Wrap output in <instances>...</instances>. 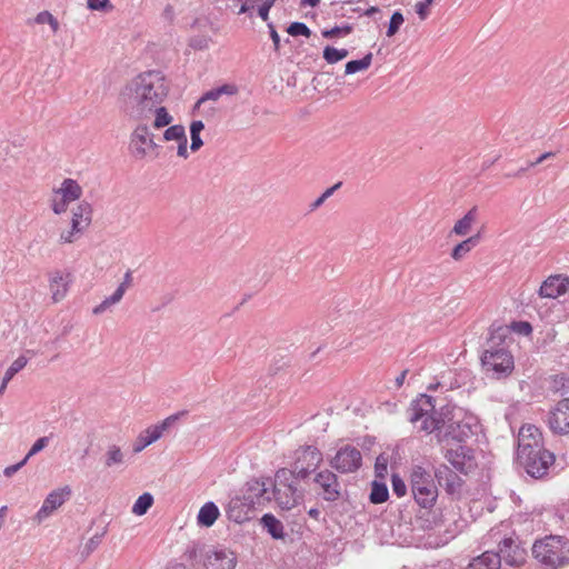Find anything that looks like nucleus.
Listing matches in <instances>:
<instances>
[{"label": "nucleus", "mask_w": 569, "mask_h": 569, "mask_svg": "<svg viewBox=\"0 0 569 569\" xmlns=\"http://www.w3.org/2000/svg\"><path fill=\"white\" fill-rule=\"evenodd\" d=\"M169 93V86L161 71L149 70L139 73L120 92L122 111L131 119H147Z\"/></svg>", "instance_id": "1"}, {"label": "nucleus", "mask_w": 569, "mask_h": 569, "mask_svg": "<svg viewBox=\"0 0 569 569\" xmlns=\"http://www.w3.org/2000/svg\"><path fill=\"white\" fill-rule=\"evenodd\" d=\"M517 461L535 479L548 477L555 465L553 452L546 449L542 433L533 425H523L519 430Z\"/></svg>", "instance_id": "2"}, {"label": "nucleus", "mask_w": 569, "mask_h": 569, "mask_svg": "<svg viewBox=\"0 0 569 569\" xmlns=\"http://www.w3.org/2000/svg\"><path fill=\"white\" fill-rule=\"evenodd\" d=\"M531 551L543 569H558L569 565V539L565 536L549 535L538 539Z\"/></svg>", "instance_id": "3"}, {"label": "nucleus", "mask_w": 569, "mask_h": 569, "mask_svg": "<svg viewBox=\"0 0 569 569\" xmlns=\"http://www.w3.org/2000/svg\"><path fill=\"white\" fill-rule=\"evenodd\" d=\"M302 479L295 476L289 468H280L270 486L271 500L274 499L282 510H290L303 499V489L298 487Z\"/></svg>", "instance_id": "4"}, {"label": "nucleus", "mask_w": 569, "mask_h": 569, "mask_svg": "<svg viewBox=\"0 0 569 569\" xmlns=\"http://www.w3.org/2000/svg\"><path fill=\"white\" fill-rule=\"evenodd\" d=\"M410 488L415 502L422 509L431 510L438 499L435 475L421 466H413L410 472Z\"/></svg>", "instance_id": "5"}, {"label": "nucleus", "mask_w": 569, "mask_h": 569, "mask_svg": "<svg viewBox=\"0 0 569 569\" xmlns=\"http://www.w3.org/2000/svg\"><path fill=\"white\" fill-rule=\"evenodd\" d=\"M407 412L410 422L421 420L420 430L427 433L436 432L445 426V419L436 415L435 398L426 393L412 400Z\"/></svg>", "instance_id": "6"}, {"label": "nucleus", "mask_w": 569, "mask_h": 569, "mask_svg": "<svg viewBox=\"0 0 569 569\" xmlns=\"http://www.w3.org/2000/svg\"><path fill=\"white\" fill-rule=\"evenodd\" d=\"M481 365L496 379L509 377L515 369L513 356L509 349L483 350Z\"/></svg>", "instance_id": "7"}, {"label": "nucleus", "mask_w": 569, "mask_h": 569, "mask_svg": "<svg viewBox=\"0 0 569 569\" xmlns=\"http://www.w3.org/2000/svg\"><path fill=\"white\" fill-rule=\"evenodd\" d=\"M322 460V453L316 446H301L295 451V460L289 471L298 478L307 480L311 473L316 472Z\"/></svg>", "instance_id": "8"}, {"label": "nucleus", "mask_w": 569, "mask_h": 569, "mask_svg": "<svg viewBox=\"0 0 569 569\" xmlns=\"http://www.w3.org/2000/svg\"><path fill=\"white\" fill-rule=\"evenodd\" d=\"M159 148L160 146L154 141V134L147 124H138L131 132L129 151L134 159L142 160L151 152H154V158H157Z\"/></svg>", "instance_id": "9"}, {"label": "nucleus", "mask_w": 569, "mask_h": 569, "mask_svg": "<svg viewBox=\"0 0 569 569\" xmlns=\"http://www.w3.org/2000/svg\"><path fill=\"white\" fill-rule=\"evenodd\" d=\"M312 482L315 492L323 501L336 503L342 498V486L333 471L323 469L316 472Z\"/></svg>", "instance_id": "10"}, {"label": "nucleus", "mask_w": 569, "mask_h": 569, "mask_svg": "<svg viewBox=\"0 0 569 569\" xmlns=\"http://www.w3.org/2000/svg\"><path fill=\"white\" fill-rule=\"evenodd\" d=\"M477 426L471 422V418L462 420H450L449 423L437 430V438L440 443L453 440L457 445H462L467 439L476 435Z\"/></svg>", "instance_id": "11"}, {"label": "nucleus", "mask_w": 569, "mask_h": 569, "mask_svg": "<svg viewBox=\"0 0 569 569\" xmlns=\"http://www.w3.org/2000/svg\"><path fill=\"white\" fill-rule=\"evenodd\" d=\"M506 565L510 567H521L527 560V550L522 542L512 536H505L499 541V550L496 551Z\"/></svg>", "instance_id": "12"}, {"label": "nucleus", "mask_w": 569, "mask_h": 569, "mask_svg": "<svg viewBox=\"0 0 569 569\" xmlns=\"http://www.w3.org/2000/svg\"><path fill=\"white\" fill-rule=\"evenodd\" d=\"M362 466V455L360 450L351 445H346L337 451L330 460V467L340 473H351L359 470Z\"/></svg>", "instance_id": "13"}, {"label": "nucleus", "mask_w": 569, "mask_h": 569, "mask_svg": "<svg viewBox=\"0 0 569 569\" xmlns=\"http://www.w3.org/2000/svg\"><path fill=\"white\" fill-rule=\"evenodd\" d=\"M188 413L187 410L179 411L174 415L167 417L159 425L151 426L143 430L137 438L133 445V452L138 453L146 447L157 441L162 433L168 430L176 421Z\"/></svg>", "instance_id": "14"}, {"label": "nucleus", "mask_w": 569, "mask_h": 569, "mask_svg": "<svg viewBox=\"0 0 569 569\" xmlns=\"http://www.w3.org/2000/svg\"><path fill=\"white\" fill-rule=\"evenodd\" d=\"M272 485L271 478L251 479L243 489L242 496L246 501H249L253 508H260L271 501L270 486Z\"/></svg>", "instance_id": "15"}, {"label": "nucleus", "mask_w": 569, "mask_h": 569, "mask_svg": "<svg viewBox=\"0 0 569 569\" xmlns=\"http://www.w3.org/2000/svg\"><path fill=\"white\" fill-rule=\"evenodd\" d=\"M445 458L459 472L468 475L477 467L475 450L465 445H457L456 448H448Z\"/></svg>", "instance_id": "16"}, {"label": "nucleus", "mask_w": 569, "mask_h": 569, "mask_svg": "<svg viewBox=\"0 0 569 569\" xmlns=\"http://www.w3.org/2000/svg\"><path fill=\"white\" fill-rule=\"evenodd\" d=\"M548 427L555 435L569 433V398L559 400L549 411L547 418Z\"/></svg>", "instance_id": "17"}, {"label": "nucleus", "mask_w": 569, "mask_h": 569, "mask_svg": "<svg viewBox=\"0 0 569 569\" xmlns=\"http://www.w3.org/2000/svg\"><path fill=\"white\" fill-rule=\"evenodd\" d=\"M71 496V489L64 488L51 491L44 499L41 508L34 516V520L41 523L46 518L51 516L60 506H62Z\"/></svg>", "instance_id": "18"}, {"label": "nucleus", "mask_w": 569, "mask_h": 569, "mask_svg": "<svg viewBox=\"0 0 569 569\" xmlns=\"http://www.w3.org/2000/svg\"><path fill=\"white\" fill-rule=\"evenodd\" d=\"M244 499L242 495L230 499L226 507V513L229 520L236 523H243L252 518L256 508Z\"/></svg>", "instance_id": "19"}, {"label": "nucleus", "mask_w": 569, "mask_h": 569, "mask_svg": "<svg viewBox=\"0 0 569 569\" xmlns=\"http://www.w3.org/2000/svg\"><path fill=\"white\" fill-rule=\"evenodd\" d=\"M569 290V278L561 274L548 277L539 289V296L542 298L556 299Z\"/></svg>", "instance_id": "20"}, {"label": "nucleus", "mask_w": 569, "mask_h": 569, "mask_svg": "<svg viewBox=\"0 0 569 569\" xmlns=\"http://www.w3.org/2000/svg\"><path fill=\"white\" fill-rule=\"evenodd\" d=\"M236 563L237 558L232 551L219 549L207 553L203 566L206 569H234Z\"/></svg>", "instance_id": "21"}, {"label": "nucleus", "mask_w": 569, "mask_h": 569, "mask_svg": "<svg viewBox=\"0 0 569 569\" xmlns=\"http://www.w3.org/2000/svg\"><path fill=\"white\" fill-rule=\"evenodd\" d=\"M435 478L437 479L439 486L443 487L446 491L450 495L457 492L461 485L462 480L457 475L456 471L451 470L447 465L441 463L435 469Z\"/></svg>", "instance_id": "22"}, {"label": "nucleus", "mask_w": 569, "mask_h": 569, "mask_svg": "<svg viewBox=\"0 0 569 569\" xmlns=\"http://www.w3.org/2000/svg\"><path fill=\"white\" fill-rule=\"evenodd\" d=\"M132 281H133L132 271L128 270L123 276L122 282L119 284V287L116 289V291L110 297H107L101 303L96 306L93 308V313L101 315L107 309H109L111 306L120 302V300L123 298L127 289L132 286Z\"/></svg>", "instance_id": "23"}, {"label": "nucleus", "mask_w": 569, "mask_h": 569, "mask_svg": "<svg viewBox=\"0 0 569 569\" xmlns=\"http://www.w3.org/2000/svg\"><path fill=\"white\" fill-rule=\"evenodd\" d=\"M510 338V328L505 325L493 322L489 328V337L485 350L508 349L507 339Z\"/></svg>", "instance_id": "24"}, {"label": "nucleus", "mask_w": 569, "mask_h": 569, "mask_svg": "<svg viewBox=\"0 0 569 569\" xmlns=\"http://www.w3.org/2000/svg\"><path fill=\"white\" fill-rule=\"evenodd\" d=\"M467 569H501V559L495 550H486L472 558Z\"/></svg>", "instance_id": "25"}, {"label": "nucleus", "mask_w": 569, "mask_h": 569, "mask_svg": "<svg viewBox=\"0 0 569 569\" xmlns=\"http://www.w3.org/2000/svg\"><path fill=\"white\" fill-rule=\"evenodd\" d=\"M92 220V207L88 201H81L72 211L71 224L73 230L87 229Z\"/></svg>", "instance_id": "26"}, {"label": "nucleus", "mask_w": 569, "mask_h": 569, "mask_svg": "<svg viewBox=\"0 0 569 569\" xmlns=\"http://www.w3.org/2000/svg\"><path fill=\"white\" fill-rule=\"evenodd\" d=\"M260 525L262 529L271 536L272 539H284L286 532L283 523L272 513H264L260 519Z\"/></svg>", "instance_id": "27"}, {"label": "nucleus", "mask_w": 569, "mask_h": 569, "mask_svg": "<svg viewBox=\"0 0 569 569\" xmlns=\"http://www.w3.org/2000/svg\"><path fill=\"white\" fill-rule=\"evenodd\" d=\"M53 192L54 194L62 196L72 202L81 198L82 188L76 180L66 178L62 181L61 187L59 189H54Z\"/></svg>", "instance_id": "28"}, {"label": "nucleus", "mask_w": 569, "mask_h": 569, "mask_svg": "<svg viewBox=\"0 0 569 569\" xmlns=\"http://www.w3.org/2000/svg\"><path fill=\"white\" fill-rule=\"evenodd\" d=\"M481 236L480 232L467 238L466 240L459 242L451 250V258L456 261H460L463 259L475 247H477L480 242Z\"/></svg>", "instance_id": "29"}, {"label": "nucleus", "mask_w": 569, "mask_h": 569, "mask_svg": "<svg viewBox=\"0 0 569 569\" xmlns=\"http://www.w3.org/2000/svg\"><path fill=\"white\" fill-rule=\"evenodd\" d=\"M220 516L219 508L216 506L214 502H206L199 510V513L197 516L198 525L202 527H211L218 517Z\"/></svg>", "instance_id": "30"}, {"label": "nucleus", "mask_w": 569, "mask_h": 569, "mask_svg": "<svg viewBox=\"0 0 569 569\" xmlns=\"http://www.w3.org/2000/svg\"><path fill=\"white\" fill-rule=\"evenodd\" d=\"M477 216V207L471 208L461 219L455 223L451 232L460 237L467 236L470 232Z\"/></svg>", "instance_id": "31"}, {"label": "nucleus", "mask_w": 569, "mask_h": 569, "mask_svg": "<svg viewBox=\"0 0 569 569\" xmlns=\"http://www.w3.org/2000/svg\"><path fill=\"white\" fill-rule=\"evenodd\" d=\"M50 290L52 292L53 302H59L66 297L68 292V282L60 272H56V274L51 278Z\"/></svg>", "instance_id": "32"}, {"label": "nucleus", "mask_w": 569, "mask_h": 569, "mask_svg": "<svg viewBox=\"0 0 569 569\" xmlns=\"http://www.w3.org/2000/svg\"><path fill=\"white\" fill-rule=\"evenodd\" d=\"M389 499V490L385 482L373 480L369 495V501L373 505H380Z\"/></svg>", "instance_id": "33"}, {"label": "nucleus", "mask_w": 569, "mask_h": 569, "mask_svg": "<svg viewBox=\"0 0 569 569\" xmlns=\"http://www.w3.org/2000/svg\"><path fill=\"white\" fill-rule=\"evenodd\" d=\"M238 92V88L234 84H223L221 87L211 89L207 91L197 102V104H201L207 100H218L222 94H236Z\"/></svg>", "instance_id": "34"}, {"label": "nucleus", "mask_w": 569, "mask_h": 569, "mask_svg": "<svg viewBox=\"0 0 569 569\" xmlns=\"http://www.w3.org/2000/svg\"><path fill=\"white\" fill-rule=\"evenodd\" d=\"M372 62V53L368 52L363 58L358 60H350L346 63L345 73L353 74L359 71L367 70Z\"/></svg>", "instance_id": "35"}, {"label": "nucleus", "mask_w": 569, "mask_h": 569, "mask_svg": "<svg viewBox=\"0 0 569 569\" xmlns=\"http://www.w3.org/2000/svg\"><path fill=\"white\" fill-rule=\"evenodd\" d=\"M154 500L153 496L149 492H144L136 500L132 507V512L137 516H143L152 507Z\"/></svg>", "instance_id": "36"}, {"label": "nucleus", "mask_w": 569, "mask_h": 569, "mask_svg": "<svg viewBox=\"0 0 569 569\" xmlns=\"http://www.w3.org/2000/svg\"><path fill=\"white\" fill-rule=\"evenodd\" d=\"M349 54V51L347 49H337L331 46H326L322 51L323 59L330 63H337L343 59H346Z\"/></svg>", "instance_id": "37"}, {"label": "nucleus", "mask_w": 569, "mask_h": 569, "mask_svg": "<svg viewBox=\"0 0 569 569\" xmlns=\"http://www.w3.org/2000/svg\"><path fill=\"white\" fill-rule=\"evenodd\" d=\"M353 29V24L345 23L342 26H335L331 29L322 30L321 36L326 39H337L350 34Z\"/></svg>", "instance_id": "38"}, {"label": "nucleus", "mask_w": 569, "mask_h": 569, "mask_svg": "<svg viewBox=\"0 0 569 569\" xmlns=\"http://www.w3.org/2000/svg\"><path fill=\"white\" fill-rule=\"evenodd\" d=\"M152 113L156 114V118L152 122V127L154 129H161L163 127L169 126L172 122V117L169 114L168 110L164 107L157 106Z\"/></svg>", "instance_id": "39"}, {"label": "nucleus", "mask_w": 569, "mask_h": 569, "mask_svg": "<svg viewBox=\"0 0 569 569\" xmlns=\"http://www.w3.org/2000/svg\"><path fill=\"white\" fill-rule=\"evenodd\" d=\"M123 461H124V455L121 451V448L116 445L109 446V448L106 452V460H104L106 467L110 468L114 465H121V463H123Z\"/></svg>", "instance_id": "40"}, {"label": "nucleus", "mask_w": 569, "mask_h": 569, "mask_svg": "<svg viewBox=\"0 0 569 569\" xmlns=\"http://www.w3.org/2000/svg\"><path fill=\"white\" fill-rule=\"evenodd\" d=\"M27 363L28 358L23 355L19 356L6 371V380L10 381L19 371H21L27 366Z\"/></svg>", "instance_id": "41"}, {"label": "nucleus", "mask_w": 569, "mask_h": 569, "mask_svg": "<svg viewBox=\"0 0 569 569\" xmlns=\"http://www.w3.org/2000/svg\"><path fill=\"white\" fill-rule=\"evenodd\" d=\"M183 137H186V130L181 124L170 126L163 132V140L166 141H179Z\"/></svg>", "instance_id": "42"}, {"label": "nucleus", "mask_w": 569, "mask_h": 569, "mask_svg": "<svg viewBox=\"0 0 569 569\" xmlns=\"http://www.w3.org/2000/svg\"><path fill=\"white\" fill-rule=\"evenodd\" d=\"M405 22V18H403V14L401 13V11L397 10L392 13L391 18H390V21H389V24H388V29H387V37H393L400 29V27L402 26V23Z\"/></svg>", "instance_id": "43"}, {"label": "nucleus", "mask_w": 569, "mask_h": 569, "mask_svg": "<svg viewBox=\"0 0 569 569\" xmlns=\"http://www.w3.org/2000/svg\"><path fill=\"white\" fill-rule=\"evenodd\" d=\"M287 32L292 37L303 36L309 38L311 36V30L303 22H292L287 28Z\"/></svg>", "instance_id": "44"}, {"label": "nucleus", "mask_w": 569, "mask_h": 569, "mask_svg": "<svg viewBox=\"0 0 569 569\" xmlns=\"http://www.w3.org/2000/svg\"><path fill=\"white\" fill-rule=\"evenodd\" d=\"M87 7L91 11L111 12L113 4L110 0H87Z\"/></svg>", "instance_id": "45"}, {"label": "nucleus", "mask_w": 569, "mask_h": 569, "mask_svg": "<svg viewBox=\"0 0 569 569\" xmlns=\"http://www.w3.org/2000/svg\"><path fill=\"white\" fill-rule=\"evenodd\" d=\"M508 327L510 328V332L513 331L521 336H530L533 330L532 325L529 321L523 320L512 321Z\"/></svg>", "instance_id": "46"}, {"label": "nucleus", "mask_w": 569, "mask_h": 569, "mask_svg": "<svg viewBox=\"0 0 569 569\" xmlns=\"http://www.w3.org/2000/svg\"><path fill=\"white\" fill-rule=\"evenodd\" d=\"M103 533H96L93 537H91L87 543L83 547V550L81 551V555L83 558L89 557L101 543Z\"/></svg>", "instance_id": "47"}, {"label": "nucleus", "mask_w": 569, "mask_h": 569, "mask_svg": "<svg viewBox=\"0 0 569 569\" xmlns=\"http://www.w3.org/2000/svg\"><path fill=\"white\" fill-rule=\"evenodd\" d=\"M391 486L393 493L401 498L407 493V486L405 481L401 479V477L397 473H393L391 477Z\"/></svg>", "instance_id": "48"}, {"label": "nucleus", "mask_w": 569, "mask_h": 569, "mask_svg": "<svg viewBox=\"0 0 569 569\" xmlns=\"http://www.w3.org/2000/svg\"><path fill=\"white\" fill-rule=\"evenodd\" d=\"M210 38L208 36L199 34L194 36L189 40V46L194 50L208 49Z\"/></svg>", "instance_id": "49"}, {"label": "nucleus", "mask_w": 569, "mask_h": 569, "mask_svg": "<svg viewBox=\"0 0 569 569\" xmlns=\"http://www.w3.org/2000/svg\"><path fill=\"white\" fill-rule=\"evenodd\" d=\"M70 202V200L62 196H60V198H53L51 201V209L56 214H61L67 211Z\"/></svg>", "instance_id": "50"}, {"label": "nucleus", "mask_w": 569, "mask_h": 569, "mask_svg": "<svg viewBox=\"0 0 569 569\" xmlns=\"http://www.w3.org/2000/svg\"><path fill=\"white\" fill-rule=\"evenodd\" d=\"M505 536L506 535H502V531H501L500 527H493L486 535L483 543L495 542V543H497V547L499 548V541Z\"/></svg>", "instance_id": "51"}, {"label": "nucleus", "mask_w": 569, "mask_h": 569, "mask_svg": "<svg viewBox=\"0 0 569 569\" xmlns=\"http://www.w3.org/2000/svg\"><path fill=\"white\" fill-rule=\"evenodd\" d=\"M276 0H262V3L258 8V16L263 20H269V11L274 6Z\"/></svg>", "instance_id": "52"}, {"label": "nucleus", "mask_w": 569, "mask_h": 569, "mask_svg": "<svg viewBox=\"0 0 569 569\" xmlns=\"http://www.w3.org/2000/svg\"><path fill=\"white\" fill-rule=\"evenodd\" d=\"M48 442H49L48 437H41V438L37 439L26 457H28V459H29L31 456L40 452L42 449H44L47 447Z\"/></svg>", "instance_id": "53"}, {"label": "nucleus", "mask_w": 569, "mask_h": 569, "mask_svg": "<svg viewBox=\"0 0 569 569\" xmlns=\"http://www.w3.org/2000/svg\"><path fill=\"white\" fill-rule=\"evenodd\" d=\"M348 3H352V0H348V1H345V2H337V1H332L330 3V6L335 7V6H338L339 4V8L335 10V17L336 18H345V17H348L350 18L351 16L349 14V9H346L345 6L348 4Z\"/></svg>", "instance_id": "54"}, {"label": "nucleus", "mask_w": 569, "mask_h": 569, "mask_svg": "<svg viewBox=\"0 0 569 569\" xmlns=\"http://www.w3.org/2000/svg\"><path fill=\"white\" fill-rule=\"evenodd\" d=\"M375 472H376V477H380V478H383L385 473H387V459L383 458L382 456H379L376 459Z\"/></svg>", "instance_id": "55"}, {"label": "nucleus", "mask_w": 569, "mask_h": 569, "mask_svg": "<svg viewBox=\"0 0 569 569\" xmlns=\"http://www.w3.org/2000/svg\"><path fill=\"white\" fill-rule=\"evenodd\" d=\"M83 230H73V226L71 224V229L68 231H63L60 234V242L61 243H72L74 241V237L78 233H81Z\"/></svg>", "instance_id": "56"}, {"label": "nucleus", "mask_w": 569, "mask_h": 569, "mask_svg": "<svg viewBox=\"0 0 569 569\" xmlns=\"http://www.w3.org/2000/svg\"><path fill=\"white\" fill-rule=\"evenodd\" d=\"M27 461H28V457H24L20 462L12 465V466H8L3 470L4 476L12 477L16 472H18L27 463Z\"/></svg>", "instance_id": "57"}, {"label": "nucleus", "mask_w": 569, "mask_h": 569, "mask_svg": "<svg viewBox=\"0 0 569 569\" xmlns=\"http://www.w3.org/2000/svg\"><path fill=\"white\" fill-rule=\"evenodd\" d=\"M415 9L420 20H426L430 14V8L427 7L422 1L417 2Z\"/></svg>", "instance_id": "58"}, {"label": "nucleus", "mask_w": 569, "mask_h": 569, "mask_svg": "<svg viewBox=\"0 0 569 569\" xmlns=\"http://www.w3.org/2000/svg\"><path fill=\"white\" fill-rule=\"evenodd\" d=\"M177 142H178L177 154L183 159H187L189 157L187 136Z\"/></svg>", "instance_id": "59"}, {"label": "nucleus", "mask_w": 569, "mask_h": 569, "mask_svg": "<svg viewBox=\"0 0 569 569\" xmlns=\"http://www.w3.org/2000/svg\"><path fill=\"white\" fill-rule=\"evenodd\" d=\"M268 28H269L270 38L272 39V42H273L274 51L278 52L280 49V37H279L272 22L268 23Z\"/></svg>", "instance_id": "60"}, {"label": "nucleus", "mask_w": 569, "mask_h": 569, "mask_svg": "<svg viewBox=\"0 0 569 569\" xmlns=\"http://www.w3.org/2000/svg\"><path fill=\"white\" fill-rule=\"evenodd\" d=\"M555 156H556V153L552 151L545 152V153L540 154L536 160L528 161V167L533 168V167L542 163L543 161L553 158Z\"/></svg>", "instance_id": "61"}, {"label": "nucleus", "mask_w": 569, "mask_h": 569, "mask_svg": "<svg viewBox=\"0 0 569 569\" xmlns=\"http://www.w3.org/2000/svg\"><path fill=\"white\" fill-rule=\"evenodd\" d=\"M51 18H53V16L49 11L44 10L36 16L34 21L38 24H44L48 23L51 20Z\"/></svg>", "instance_id": "62"}, {"label": "nucleus", "mask_w": 569, "mask_h": 569, "mask_svg": "<svg viewBox=\"0 0 569 569\" xmlns=\"http://www.w3.org/2000/svg\"><path fill=\"white\" fill-rule=\"evenodd\" d=\"M203 129V122L201 120H194L190 124V136L200 134Z\"/></svg>", "instance_id": "63"}, {"label": "nucleus", "mask_w": 569, "mask_h": 569, "mask_svg": "<svg viewBox=\"0 0 569 569\" xmlns=\"http://www.w3.org/2000/svg\"><path fill=\"white\" fill-rule=\"evenodd\" d=\"M203 146L200 134L191 136V151L196 152Z\"/></svg>", "instance_id": "64"}]
</instances>
